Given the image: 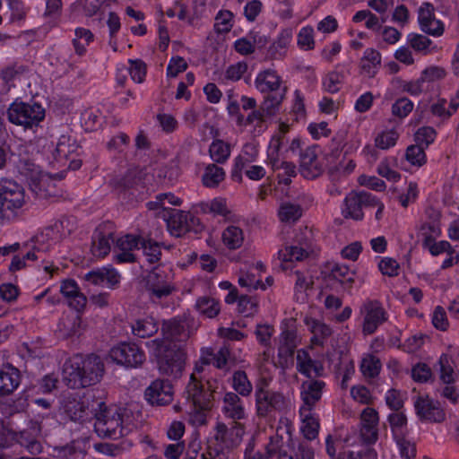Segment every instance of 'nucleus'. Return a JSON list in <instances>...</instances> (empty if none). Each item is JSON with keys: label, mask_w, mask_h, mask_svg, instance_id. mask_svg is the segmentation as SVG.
Here are the masks:
<instances>
[{"label": "nucleus", "mask_w": 459, "mask_h": 459, "mask_svg": "<svg viewBox=\"0 0 459 459\" xmlns=\"http://www.w3.org/2000/svg\"><path fill=\"white\" fill-rule=\"evenodd\" d=\"M161 333L162 338L147 342L146 347L161 373L178 377L186 365V354L183 343L190 334L189 320L173 318L166 321Z\"/></svg>", "instance_id": "1"}, {"label": "nucleus", "mask_w": 459, "mask_h": 459, "mask_svg": "<svg viewBox=\"0 0 459 459\" xmlns=\"http://www.w3.org/2000/svg\"><path fill=\"white\" fill-rule=\"evenodd\" d=\"M103 372L100 359L94 355H74L69 358L63 368L64 380L72 388H81L100 381Z\"/></svg>", "instance_id": "2"}, {"label": "nucleus", "mask_w": 459, "mask_h": 459, "mask_svg": "<svg viewBox=\"0 0 459 459\" xmlns=\"http://www.w3.org/2000/svg\"><path fill=\"white\" fill-rule=\"evenodd\" d=\"M202 370V366L196 364L186 389V412L189 422L194 426H201L206 422L207 411L212 407V397L214 392L210 382H207L208 391H204L203 385L199 384L197 374Z\"/></svg>", "instance_id": "3"}, {"label": "nucleus", "mask_w": 459, "mask_h": 459, "mask_svg": "<svg viewBox=\"0 0 459 459\" xmlns=\"http://www.w3.org/2000/svg\"><path fill=\"white\" fill-rule=\"evenodd\" d=\"M166 204L180 206L182 204V200L172 193L160 194L156 196L155 201H151L147 204V207L149 210L154 211L157 215L162 216L167 221V226L171 235L179 237L186 231L189 230L187 221L190 214L185 211L174 210L171 212L169 219H166Z\"/></svg>", "instance_id": "4"}, {"label": "nucleus", "mask_w": 459, "mask_h": 459, "mask_svg": "<svg viewBox=\"0 0 459 459\" xmlns=\"http://www.w3.org/2000/svg\"><path fill=\"white\" fill-rule=\"evenodd\" d=\"M20 173L26 178L30 187L39 198H48L56 195V183L64 178V172L55 176L42 172L38 166L25 162L20 167Z\"/></svg>", "instance_id": "5"}, {"label": "nucleus", "mask_w": 459, "mask_h": 459, "mask_svg": "<svg viewBox=\"0 0 459 459\" xmlns=\"http://www.w3.org/2000/svg\"><path fill=\"white\" fill-rule=\"evenodd\" d=\"M25 204L24 188L13 180H0V223L14 218Z\"/></svg>", "instance_id": "6"}, {"label": "nucleus", "mask_w": 459, "mask_h": 459, "mask_svg": "<svg viewBox=\"0 0 459 459\" xmlns=\"http://www.w3.org/2000/svg\"><path fill=\"white\" fill-rule=\"evenodd\" d=\"M95 418L94 429L99 437L117 439L123 436L124 428L117 406L99 403Z\"/></svg>", "instance_id": "7"}, {"label": "nucleus", "mask_w": 459, "mask_h": 459, "mask_svg": "<svg viewBox=\"0 0 459 459\" xmlns=\"http://www.w3.org/2000/svg\"><path fill=\"white\" fill-rule=\"evenodd\" d=\"M289 121H281L279 123L278 131L272 136L268 150L267 158L269 163L272 165L274 170H282V173H279V182L287 185L289 178L295 175L296 169L292 163L282 161L280 163V150L281 149L284 143V135L290 129Z\"/></svg>", "instance_id": "8"}, {"label": "nucleus", "mask_w": 459, "mask_h": 459, "mask_svg": "<svg viewBox=\"0 0 459 459\" xmlns=\"http://www.w3.org/2000/svg\"><path fill=\"white\" fill-rule=\"evenodd\" d=\"M44 117V108L35 102H23L16 100L7 108L9 122L25 129L37 126Z\"/></svg>", "instance_id": "9"}, {"label": "nucleus", "mask_w": 459, "mask_h": 459, "mask_svg": "<svg viewBox=\"0 0 459 459\" xmlns=\"http://www.w3.org/2000/svg\"><path fill=\"white\" fill-rule=\"evenodd\" d=\"M282 97H268L264 101L261 109L253 110L245 118V123L240 126L255 135L263 134L268 127L266 117H271L275 113L281 102Z\"/></svg>", "instance_id": "10"}, {"label": "nucleus", "mask_w": 459, "mask_h": 459, "mask_svg": "<svg viewBox=\"0 0 459 459\" xmlns=\"http://www.w3.org/2000/svg\"><path fill=\"white\" fill-rule=\"evenodd\" d=\"M77 149L78 145L74 139L69 135L62 134L55 147L51 150L53 161L58 167H67L73 170L78 169L82 162L80 160L75 159Z\"/></svg>", "instance_id": "11"}, {"label": "nucleus", "mask_w": 459, "mask_h": 459, "mask_svg": "<svg viewBox=\"0 0 459 459\" xmlns=\"http://www.w3.org/2000/svg\"><path fill=\"white\" fill-rule=\"evenodd\" d=\"M292 449L291 427L289 424L279 427L276 434L271 437L266 446L268 456L276 459H293L290 454Z\"/></svg>", "instance_id": "12"}, {"label": "nucleus", "mask_w": 459, "mask_h": 459, "mask_svg": "<svg viewBox=\"0 0 459 459\" xmlns=\"http://www.w3.org/2000/svg\"><path fill=\"white\" fill-rule=\"evenodd\" d=\"M108 357L118 365L127 368H137L145 360V354L134 343H119L111 348Z\"/></svg>", "instance_id": "13"}, {"label": "nucleus", "mask_w": 459, "mask_h": 459, "mask_svg": "<svg viewBox=\"0 0 459 459\" xmlns=\"http://www.w3.org/2000/svg\"><path fill=\"white\" fill-rule=\"evenodd\" d=\"M264 271L265 266L262 261L244 264L237 273L238 285L247 290H266V286L261 281Z\"/></svg>", "instance_id": "14"}, {"label": "nucleus", "mask_w": 459, "mask_h": 459, "mask_svg": "<svg viewBox=\"0 0 459 459\" xmlns=\"http://www.w3.org/2000/svg\"><path fill=\"white\" fill-rule=\"evenodd\" d=\"M281 327L279 356L287 360L292 356L294 349L300 343L301 337L298 333L296 321L293 318L283 320Z\"/></svg>", "instance_id": "15"}, {"label": "nucleus", "mask_w": 459, "mask_h": 459, "mask_svg": "<svg viewBox=\"0 0 459 459\" xmlns=\"http://www.w3.org/2000/svg\"><path fill=\"white\" fill-rule=\"evenodd\" d=\"M417 417L423 421L439 423L445 420V412L438 402L429 395H420L414 400Z\"/></svg>", "instance_id": "16"}, {"label": "nucleus", "mask_w": 459, "mask_h": 459, "mask_svg": "<svg viewBox=\"0 0 459 459\" xmlns=\"http://www.w3.org/2000/svg\"><path fill=\"white\" fill-rule=\"evenodd\" d=\"M362 331L365 334L373 333L385 321V312L381 304L375 300L366 301L360 307Z\"/></svg>", "instance_id": "17"}, {"label": "nucleus", "mask_w": 459, "mask_h": 459, "mask_svg": "<svg viewBox=\"0 0 459 459\" xmlns=\"http://www.w3.org/2000/svg\"><path fill=\"white\" fill-rule=\"evenodd\" d=\"M418 22L420 30L431 36L439 37L444 33V23L436 18L435 8L430 3H423L418 10Z\"/></svg>", "instance_id": "18"}, {"label": "nucleus", "mask_w": 459, "mask_h": 459, "mask_svg": "<svg viewBox=\"0 0 459 459\" xmlns=\"http://www.w3.org/2000/svg\"><path fill=\"white\" fill-rule=\"evenodd\" d=\"M359 434L362 440L368 444H374L378 438V412L371 408H365L359 418Z\"/></svg>", "instance_id": "19"}, {"label": "nucleus", "mask_w": 459, "mask_h": 459, "mask_svg": "<svg viewBox=\"0 0 459 459\" xmlns=\"http://www.w3.org/2000/svg\"><path fill=\"white\" fill-rule=\"evenodd\" d=\"M142 240L143 239L139 236L134 234H126L119 237L116 242V262H134L136 257L134 252L139 250Z\"/></svg>", "instance_id": "20"}, {"label": "nucleus", "mask_w": 459, "mask_h": 459, "mask_svg": "<svg viewBox=\"0 0 459 459\" xmlns=\"http://www.w3.org/2000/svg\"><path fill=\"white\" fill-rule=\"evenodd\" d=\"M284 397L269 391L264 387H259L255 392L256 410L259 415H265L273 410H281L285 406Z\"/></svg>", "instance_id": "21"}, {"label": "nucleus", "mask_w": 459, "mask_h": 459, "mask_svg": "<svg viewBox=\"0 0 459 459\" xmlns=\"http://www.w3.org/2000/svg\"><path fill=\"white\" fill-rule=\"evenodd\" d=\"M144 395L152 405H165L173 399V388L169 381L158 379L147 387Z\"/></svg>", "instance_id": "22"}, {"label": "nucleus", "mask_w": 459, "mask_h": 459, "mask_svg": "<svg viewBox=\"0 0 459 459\" xmlns=\"http://www.w3.org/2000/svg\"><path fill=\"white\" fill-rule=\"evenodd\" d=\"M420 235L424 238L423 247L433 256H437L450 250V243L446 240L435 241L434 238L441 235L437 225H424L420 229Z\"/></svg>", "instance_id": "23"}, {"label": "nucleus", "mask_w": 459, "mask_h": 459, "mask_svg": "<svg viewBox=\"0 0 459 459\" xmlns=\"http://www.w3.org/2000/svg\"><path fill=\"white\" fill-rule=\"evenodd\" d=\"M313 252L311 247L296 245L285 246L278 251V265L284 271L291 269L296 262L305 259Z\"/></svg>", "instance_id": "24"}, {"label": "nucleus", "mask_w": 459, "mask_h": 459, "mask_svg": "<svg viewBox=\"0 0 459 459\" xmlns=\"http://www.w3.org/2000/svg\"><path fill=\"white\" fill-rule=\"evenodd\" d=\"M369 193L351 192L345 200L342 208V213L345 218L360 220L363 218L362 207L368 206Z\"/></svg>", "instance_id": "25"}, {"label": "nucleus", "mask_w": 459, "mask_h": 459, "mask_svg": "<svg viewBox=\"0 0 459 459\" xmlns=\"http://www.w3.org/2000/svg\"><path fill=\"white\" fill-rule=\"evenodd\" d=\"M59 292L69 307L81 311L86 305V297L81 292L74 280L66 279L61 281Z\"/></svg>", "instance_id": "26"}, {"label": "nucleus", "mask_w": 459, "mask_h": 459, "mask_svg": "<svg viewBox=\"0 0 459 459\" xmlns=\"http://www.w3.org/2000/svg\"><path fill=\"white\" fill-rule=\"evenodd\" d=\"M323 171L322 159L316 148L305 151L300 160V172L306 178L312 179L318 177Z\"/></svg>", "instance_id": "27"}, {"label": "nucleus", "mask_w": 459, "mask_h": 459, "mask_svg": "<svg viewBox=\"0 0 459 459\" xmlns=\"http://www.w3.org/2000/svg\"><path fill=\"white\" fill-rule=\"evenodd\" d=\"M258 153L259 146L256 143L251 142L246 143L243 146L241 152L234 160V167L231 172V178L234 180H240L242 169L247 164L255 161L258 157Z\"/></svg>", "instance_id": "28"}, {"label": "nucleus", "mask_w": 459, "mask_h": 459, "mask_svg": "<svg viewBox=\"0 0 459 459\" xmlns=\"http://www.w3.org/2000/svg\"><path fill=\"white\" fill-rule=\"evenodd\" d=\"M43 240V236L36 238V244L31 250L21 255H14L9 266L11 272H16L27 266L29 261H35L41 258V254L49 250V245H39Z\"/></svg>", "instance_id": "29"}, {"label": "nucleus", "mask_w": 459, "mask_h": 459, "mask_svg": "<svg viewBox=\"0 0 459 459\" xmlns=\"http://www.w3.org/2000/svg\"><path fill=\"white\" fill-rule=\"evenodd\" d=\"M147 289L153 300L161 299L169 296L173 290L169 282L160 276L157 271L149 273L147 278Z\"/></svg>", "instance_id": "30"}, {"label": "nucleus", "mask_w": 459, "mask_h": 459, "mask_svg": "<svg viewBox=\"0 0 459 459\" xmlns=\"http://www.w3.org/2000/svg\"><path fill=\"white\" fill-rule=\"evenodd\" d=\"M308 331L311 333V346H322L332 334L331 328L320 320L306 316L304 319Z\"/></svg>", "instance_id": "31"}, {"label": "nucleus", "mask_w": 459, "mask_h": 459, "mask_svg": "<svg viewBox=\"0 0 459 459\" xmlns=\"http://www.w3.org/2000/svg\"><path fill=\"white\" fill-rule=\"evenodd\" d=\"M21 382L20 373L11 365L0 369V395H7L15 391Z\"/></svg>", "instance_id": "32"}, {"label": "nucleus", "mask_w": 459, "mask_h": 459, "mask_svg": "<svg viewBox=\"0 0 459 459\" xmlns=\"http://www.w3.org/2000/svg\"><path fill=\"white\" fill-rule=\"evenodd\" d=\"M301 419L300 430L307 439L312 440L316 437L319 422L317 417L308 406H301L299 409Z\"/></svg>", "instance_id": "33"}, {"label": "nucleus", "mask_w": 459, "mask_h": 459, "mask_svg": "<svg viewBox=\"0 0 459 459\" xmlns=\"http://www.w3.org/2000/svg\"><path fill=\"white\" fill-rule=\"evenodd\" d=\"M324 386V382L318 380L304 382L301 386L302 406H308L310 410H313V406L321 398Z\"/></svg>", "instance_id": "34"}, {"label": "nucleus", "mask_w": 459, "mask_h": 459, "mask_svg": "<svg viewBox=\"0 0 459 459\" xmlns=\"http://www.w3.org/2000/svg\"><path fill=\"white\" fill-rule=\"evenodd\" d=\"M255 84L260 92H272L279 89L281 79L273 70L268 69L256 75Z\"/></svg>", "instance_id": "35"}, {"label": "nucleus", "mask_w": 459, "mask_h": 459, "mask_svg": "<svg viewBox=\"0 0 459 459\" xmlns=\"http://www.w3.org/2000/svg\"><path fill=\"white\" fill-rule=\"evenodd\" d=\"M222 411L227 417L233 420H242L246 416L240 398L231 392L227 393L224 396Z\"/></svg>", "instance_id": "36"}, {"label": "nucleus", "mask_w": 459, "mask_h": 459, "mask_svg": "<svg viewBox=\"0 0 459 459\" xmlns=\"http://www.w3.org/2000/svg\"><path fill=\"white\" fill-rule=\"evenodd\" d=\"M381 65V54L375 48H367L360 59L361 72L368 76L373 77L378 71Z\"/></svg>", "instance_id": "37"}, {"label": "nucleus", "mask_w": 459, "mask_h": 459, "mask_svg": "<svg viewBox=\"0 0 459 459\" xmlns=\"http://www.w3.org/2000/svg\"><path fill=\"white\" fill-rule=\"evenodd\" d=\"M400 137V132L396 127H385L378 130L374 137V143L377 149L386 151L394 147Z\"/></svg>", "instance_id": "38"}, {"label": "nucleus", "mask_w": 459, "mask_h": 459, "mask_svg": "<svg viewBox=\"0 0 459 459\" xmlns=\"http://www.w3.org/2000/svg\"><path fill=\"white\" fill-rule=\"evenodd\" d=\"M293 30L287 28L281 30L276 39L273 42L269 48V54L273 58H280L286 55L287 49L292 40Z\"/></svg>", "instance_id": "39"}, {"label": "nucleus", "mask_w": 459, "mask_h": 459, "mask_svg": "<svg viewBox=\"0 0 459 459\" xmlns=\"http://www.w3.org/2000/svg\"><path fill=\"white\" fill-rule=\"evenodd\" d=\"M458 107L459 91L456 92L455 96L450 100L449 104L446 99L439 98L432 103L430 108L431 113L434 116L446 119L451 117L456 111Z\"/></svg>", "instance_id": "40"}, {"label": "nucleus", "mask_w": 459, "mask_h": 459, "mask_svg": "<svg viewBox=\"0 0 459 459\" xmlns=\"http://www.w3.org/2000/svg\"><path fill=\"white\" fill-rule=\"evenodd\" d=\"M159 329L157 321L151 316L137 318L132 324V333L139 338H147Z\"/></svg>", "instance_id": "41"}, {"label": "nucleus", "mask_w": 459, "mask_h": 459, "mask_svg": "<svg viewBox=\"0 0 459 459\" xmlns=\"http://www.w3.org/2000/svg\"><path fill=\"white\" fill-rule=\"evenodd\" d=\"M297 367L298 370L310 377L313 376H319L323 371L322 366L313 361L307 351L304 349L299 350L297 354Z\"/></svg>", "instance_id": "42"}, {"label": "nucleus", "mask_w": 459, "mask_h": 459, "mask_svg": "<svg viewBox=\"0 0 459 459\" xmlns=\"http://www.w3.org/2000/svg\"><path fill=\"white\" fill-rule=\"evenodd\" d=\"M196 212L212 214L213 216H226L229 212L226 199L216 197L212 200L202 202L196 206Z\"/></svg>", "instance_id": "43"}, {"label": "nucleus", "mask_w": 459, "mask_h": 459, "mask_svg": "<svg viewBox=\"0 0 459 459\" xmlns=\"http://www.w3.org/2000/svg\"><path fill=\"white\" fill-rule=\"evenodd\" d=\"M221 239L224 246L229 249H238L244 243V231L238 226L230 225L223 230Z\"/></svg>", "instance_id": "44"}, {"label": "nucleus", "mask_w": 459, "mask_h": 459, "mask_svg": "<svg viewBox=\"0 0 459 459\" xmlns=\"http://www.w3.org/2000/svg\"><path fill=\"white\" fill-rule=\"evenodd\" d=\"M80 329L81 318L77 314L73 313L60 320L56 331L60 337L67 338L78 333Z\"/></svg>", "instance_id": "45"}, {"label": "nucleus", "mask_w": 459, "mask_h": 459, "mask_svg": "<svg viewBox=\"0 0 459 459\" xmlns=\"http://www.w3.org/2000/svg\"><path fill=\"white\" fill-rule=\"evenodd\" d=\"M331 274L345 290L351 289L355 281V272L345 264H336L333 265Z\"/></svg>", "instance_id": "46"}, {"label": "nucleus", "mask_w": 459, "mask_h": 459, "mask_svg": "<svg viewBox=\"0 0 459 459\" xmlns=\"http://www.w3.org/2000/svg\"><path fill=\"white\" fill-rule=\"evenodd\" d=\"M198 313L207 318H214L221 311L220 301L211 297H201L195 302Z\"/></svg>", "instance_id": "47"}, {"label": "nucleus", "mask_w": 459, "mask_h": 459, "mask_svg": "<svg viewBox=\"0 0 459 459\" xmlns=\"http://www.w3.org/2000/svg\"><path fill=\"white\" fill-rule=\"evenodd\" d=\"M229 354L230 352L227 348L220 349L217 353H213L209 348H204L201 351L200 360L203 364H212L216 368H221L226 364Z\"/></svg>", "instance_id": "48"}, {"label": "nucleus", "mask_w": 459, "mask_h": 459, "mask_svg": "<svg viewBox=\"0 0 459 459\" xmlns=\"http://www.w3.org/2000/svg\"><path fill=\"white\" fill-rule=\"evenodd\" d=\"M392 190L395 194L401 205L403 207H406L411 203H413L419 194L418 185L412 181L406 182L404 186L401 188L394 187Z\"/></svg>", "instance_id": "49"}, {"label": "nucleus", "mask_w": 459, "mask_h": 459, "mask_svg": "<svg viewBox=\"0 0 459 459\" xmlns=\"http://www.w3.org/2000/svg\"><path fill=\"white\" fill-rule=\"evenodd\" d=\"M388 422L394 439L407 434V417L404 411H397L388 415Z\"/></svg>", "instance_id": "50"}, {"label": "nucleus", "mask_w": 459, "mask_h": 459, "mask_svg": "<svg viewBox=\"0 0 459 459\" xmlns=\"http://www.w3.org/2000/svg\"><path fill=\"white\" fill-rule=\"evenodd\" d=\"M316 32L311 25L300 28L297 34V46L302 51H310L316 48Z\"/></svg>", "instance_id": "51"}, {"label": "nucleus", "mask_w": 459, "mask_h": 459, "mask_svg": "<svg viewBox=\"0 0 459 459\" xmlns=\"http://www.w3.org/2000/svg\"><path fill=\"white\" fill-rule=\"evenodd\" d=\"M230 145L220 139L213 140L209 148L211 159L217 163L225 162L230 156Z\"/></svg>", "instance_id": "52"}, {"label": "nucleus", "mask_w": 459, "mask_h": 459, "mask_svg": "<svg viewBox=\"0 0 459 459\" xmlns=\"http://www.w3.org/2000/svg\"><path fill=\"white\" fill-rule=\"evenodd\" d=\"M225 178V171L222 168L210 164L205 168L203 175V183L207 187H216Z\"/></svg>", "instance_id": "53"}, {"label": "nucleus", "mask_w": 459, "mask_h": 459, "mask_svg": "<svg viewBox=\"0 0 459 459\" xmlns=\"http://www.w3.org/2000/svg\"><path fill=\"white\" fill-rule=\"evenodd\" d=\"M265 42L262 37H245L235 41V49L242 55H247L255 51V45L262 47Z\"/></svg>", "instance_id": "54"}, {"label": "nucleus", "mask_w": 459, "mask_h": 459, "mask_svg": "<svg viewBox=\"0 0 459 459\" xmlns=\"http://www.w3.org/2000/svg\"><path fill=\"white\" fill-rule=\"evenodd\" d=\"M281 221L293 223L301 216V209L298 204L282 203L278 211Z\"/></svg>", "instance_id": "55"}, {"label": "nucleus", "mask_w": 459, "mask_h": 459, "mask_svg": "<svg viewBox=\"0 0 459 459\" xmlns=\"http://www.w3.org/2000/svg\"><path fill=\"white\" fill-rule=\"evenodd\" d=\"M343 80L344 74L337 69L333 70L323 78V88L330 93H335L341 89Z\"/></svg>", "instance_id": "56"}, {"label": "nucleus", "mask_w": 459, "mask_h": 459, "mask_svg": "<svg viewBox=\"0 0 459 459\" xmlns=\"http://www.w3.org/2000/svg\"><path fill=\"white\" fill-rule=\"evenodd\" d=\"M93 40V34L90 30L85 28H77L75 30V38L74 39V46L78 55H82L86 51V48Z\"/></svg>", "instance_id": "57"}, {"label": "nucleus", "mask_w": 459, "mask_h": 459, "mask_svg": "<svg viewBox=\"0 0 459 459\" xmlns=\"http://www.w3.org/2000/svg\"><path fill=\"white\" fill-rule=\"evenodd\" d=\"M312 285V278L308 274L297 273V281L295 283V297L298 301L303 303L307 300V290Z\"/></svg>", "instance_id": "58"}, {"label": "nucleus", "mask_w": 459, "mask_h": 459, "mask_svg": "<svg viewBox=\"0 0 459 459\" xmlns=\"http://www.w3.org/2000/svg\"><path fill=\"white\" fill-rule=\"evenodd\" d=\"M89 446V441H75L71 446H67L62 451L65 459H84L85 450Z\"/></svg>", "instance_id": "59"}, {"label": "nucleus", "mask_w": 459, "mask_h": 459, "mask_svg": "<svg viewBox=\"0 0 459 459\" xmlns=\"http://www.w3.org/2000/svg\"><path fill=\"white\" fill-rule=\"evenodd\" d=\"M395 160L394 158H386L378 164L377 173L391 182H397L401 178V174L397 172L392 165Z\"/></svg>", "instance_id": "60"}, {"label": "nucleus", "mask_w": 459, "mask_h": 459, "mask_svg": "<svg viewBox=\"0 0 459 459\" xmlns=\"http://www.w3.org/2000/svg\"><path fill=\"white\" fill-rule=\"evenodd\" d=\"M407 41L418 52L427 54L431 51L432 41L424 35L411 33L407 37Z\"/></svg>", "instance_id": "61"}, {"label": "nucleus", "mask_w": 459, "mask_h": 459, "mask_svg": "<svg viewBox=\"0 0 459 459\" xmlns=\"http://www.w3.org/2000/svg\"><path fill=\"white\" fill-rule=\"evenodd\" d=\"M232 386L236 392L243 396L248 395L252 391V385L243 371H237L233 375Z\"/></svg>", "instance_id": "62"}, {"label": "nucleus", "mask_w": 459, "mask_h": 459, "mask_svg": "<svg viewBox=\"0 0 459 459\" xmlns=\"http://www.w3.org/2000/svg\"><path fill=\"white\" fill-rule=\"evenodd\" d=\"M380 361L372 355L363 357L361 360L360 369L363 375L367 377H376L380 370Z\"/></svg>", "instance_id": "63"}, {"label": "nucleus", "mask_w": 459, "mask_h": 459, "mask_svg": "<svg viewBox=\"0 0 459 459\" xmlns=\"http://www.w3.org/2000/svg\"><path fill=\"white\" fill-rule=\"evenodd\" d=\"M377 267L383 275L389 277L397 276L400 272L399 263L389 256L381 257L377 264Z\"/></svg>", "instance_id": "64"}]
</instances>
